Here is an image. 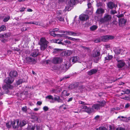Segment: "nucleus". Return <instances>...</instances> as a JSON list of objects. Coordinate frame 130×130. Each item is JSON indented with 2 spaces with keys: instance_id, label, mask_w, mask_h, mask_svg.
I'll return each instance as SVG.
<instances>
[{
  "instance_id": "nucleus-1",
  "label": "nucleus",
  "mask_w": 130,
  "mask_h": 130,
  "mask_svg": "<svg viewBox=\"0 0 130 130\" xmlns=\"http://www.w3.org/2000/svg\"><path fill=\"white\" fill-rule=\"evenodd\" d=\"M48 42L47 41L45 38H41L40 39L39 44L40 45V49L41 50L43 51L47 47Z\"/></svg>"
},
{
  "instance_id": "nucleus-2",
  "label": "nucleus",
  "mask_w": 130,
  "mask_h": 130,
  "mask_svg": "<svg viewBox=\"0 0 130 130\" xmlns=\"http://www.w3.org/2000/svg\"><path fill=\"white\" fill-rule=\"evenodd\" d=\"M45 98L46 99H48L50 100V102L51 103H54L55 101H57L58 102H63L62 100L60 98L59 96H58L54 98L53 96L51 95H49L46 96Z\"/></svg>"
},
{
  "instance_id": "nucleus-3",
  "label": "nucleus",
  "mask_w": 130,
  "mask_h": 130,
  "mask_svg": "<svg viewBox=\"0 0 130 130\" xmlns=\"http://www.w3.org/2000/svg\"><path fill=\"white\" fill-rule=\"evenodd\" d=\"M105 104V102L104 101L99 102V104H95L93 105L92 107V109L98 110L100 109L101 107L104 106Z\"/></svg>"
},
{
  "instance_id": "nucleus-4",
  "label": "nucleus",
  "mask_w": 130,
  "mask_h": 130,
  "mask_svg": "<svg viewBox=\"0 0 130 130\" xmlns=\"http://www.w3.org/2000/svg\"><path fill=\"white\" fill-rule=\"evenodd\" d=\"M111 18L112 17L111 15L108 14H105L104 18L101 19L100 21L101 23H103L105 22H108L110 21Z\"/></svg>"
},
{
  "instance_id": "nucleus-5",
  "label": "nucleus",
  "mask_w": 130,
  "mask_h": 130,
  "mask_svg": "<svg viewBox=\"0 0 130 130\" xmlns=\"http://www.w3.org/2000/svg\"><path fill=\"white\" fill-rule=\"evenodd\" d=\"M26 62L29 64L35 63L36 61L34 58L30 57H27L25 58Z\"/></svg>"
},
{
  "instance_id": "nucleus-6",
  "label": "nucleus",
  "mask_w": 130,
  "mask_h": 130,
  "mask_svg": "<svg viewBox=\"0 0 130 130\" xmlns=\"http://www.w3.org/2000/svg\"><path fill=\"white\" fill-rule=\"evenodd\" d=\"M19 121L18 120H14L13 121H10V124L13 127V128H16L19 127Z\"/></svg>"
},
{
  "instance_id": "nucleus-7",
  "label": "nucleus",
  "mask_w": 130,
  "mask_h": 130,
  "mask_svg": "<svg viewBox=\"0 0 130 130\" xmlns=\"http://www.w3.org/2000/svg\"><path fill=\"white\" fill-rule=\"evenodd\" d=\"M100 54V52L98 51H96L94 52L92 55V56L94 58H96V60H94V61L95 62H97L98 61L99 58V56Z\"/></svg>"
},
{
  "instance_id": "nucleus-8",
  "label": "nucleus",
  "mask_w": 130,
  "mask_h": 130,
  "mask_svg": "<svg viewBox=\"0 0 130 130\" xmlns=\"http://www.w3.org/2000/svg\"><path fill=\"white\" fill-rule=\"evenodd\" d=\"M89 17L88 15L82 14L79 15V18L81 21H84L88 19Z\"/></svg>"
},
{
  "instance_id": "nucleus-9",
  "label": "nucleus",
  "mask_w": 130,
  "mask_h": 130,
  "mask_svg": "<svg viewBox=\"0 0 130 130\" xmlns=\"http://www.w3.org/2000/svg\"><path fill=\"white\" fill-rule=\"evenodd\" d=\"M14 78L10 77L6 78L4 80V82L7 84H10L12 83L14 81Z\"/></svg>"
},
{
  "instance_id": "nucleus-10",
  "label": "nucleus",
  "mask_w": 130,
  "mask_h": 130,
  "mask_svg": "<svg viewBox=\"0 0 130 130\" xmlns=\"http://www.w3.org/2000/svg\"><path fill=\"white\" fill-rule=\"evenodd\" d=\"M117 60L118 62L117 64L118 68H122L125 65V63L124 61L122 60Z\"/></svg>"
},
{
  "instance_id": "nucleus-11",
  "label": "nucleus",
  "mask_w": 130,
  "mask_h": 130,
  "mask_svg": "<svg viewBox=\"0 0 130 130\" xmlns=\"http://www.w3.org/2000/svg\"><path fill=\"white\" fill-rule=\"evenodd\" d=\"M62 60L61 58L59 57H55L53 58L52 60V62L54 64H57L60 63L61 62Z\"/></svg>"
},
{
  "instance_id": "nucleus-12",
  "label": "nucleus",
  "mask_w": 130,
  "mask_h": 130,
  "mask_svg": "<svg viewBox=\"0 0 130 130\" xmlns=\"http://www.w3.org/2000/svg\"><path fill=\"white\" fill-rule=\"evenodd\" d=\"M39 55V51L38 50H35L32 51L30 54V56L35 57Z\"/></svg>"
},
{
  "instance_id": "nucleus-13",
  "label": "nucleus",
  "mask_w": 130,
  "mask_h": 130,
  "mask_svg": "<svg viewBox=\"0 0 130 130\" xmlns=\"http://www.w3.org/2000/svg\"><path fill=\"white\" fill-rule=\"evenodd\" d=\"M18 73L15 71H11L10 73L9 76H10L11 77H15L17 76L18 75Z\"/></svg>"
},
{
  "instance_id": "nucleus-14",
  "label": "nucleus",
  "mask_w": 130,
  "mask_h": 130,
  "mask_svg": "<svg viewBox=\"0 0 130 130\" xmlns=\"http://www.w3.org/2000/svg\"><path fill=\"white\" fill-rule=\"evenodd\" d=\"M126 22V21L123 19H119V25L120 26L124 25Z\"/></svg>"
},
{
  "instance_id": "nucleus-15",
  "label": "nucleus",
  "mask_w": 130,
  "mask_h": 130,
  "mask_svg": "<svg viewBox=\"0 0 130 130\" xmlns=\"http://www.w3.org/2000/svg\"><path fill=\"white\" fill-rule=\"evenodd\" d=\"M69 68V66L67 64L65 63L64 64H62L61 66L60 70H63L64 71H66Z\"/></svg>"
},
{
  "instance_id": "nucleus-16",
  "label": "nucleus",
  "mask_w": 130,
  "mask_h": 130,
  "mask_svg": "<svg viewBox=\"0 0 130 130\" xmlns=\"http://www.w3.org/2000/svg\"><path fill=\"white\" fill-rule=\"evenodd\" d=\"M121 50H122L119 47H115L113 48V51L116 54H120Z\"/></svg>"
},
{
  "instance_id": "nucleus-17",
  "label": "nucleus",
  "mask_w": 130,
  "mask_h": 130,
  "mask_svg": "<svg viewBox=\"0 0 130 130\" xmlns=\"http://www.w3.org/2000/svg\"><path fill=\"white\" fill-rule=\"evenodd\" d=\"M2 88L3 89L6 90L9 89H12V86L9 84H6L3 86Z\"/></svg>"
},
{
  "instance_id": "nucleus-18",
  "label": "nucleus",
  "mask_w": 130,
  "mask_h": 130,
  "mask_svg": "<svg viewBox=\"0 0 130 130\" xmlns=\"http://www.w3.org/2000/svg\"><path fill=\"white\" fill-rule=\"evenodd\" d=\"M97 71V69H93L88 72V74L89 75H91L95 73Z\"/></svg>"
},
{
  "instance_id": "nucleus-19",
  "label": "nucleus",
  "mask_w": 130,
  "mask_h": 130,
  "mask_svg": "<svg viewBox=\"0 0 130 130\" xmlns=\"http://www.w3.org/2000/svg\"><path fill=\"white\" fill-rule=\"evenodd\" d=\"M113 58V56L112 55H108L106 57H105V61L106 62L111 60Z\"/></svg>"
},
{
  "instance_id": "nucleus-20",
  "label": "nucleus",
  "mask_w": 130,
  "mask_h": 130,
  "mask_svg": "<svg viewBox=\"0 0 130 130\" xmlns=\"http://www.w3.org/2000/svg\"><path fill=\"white\" fill-rule=\"evenodd\" d=\"M62 50L58 48H55L54 49L53 53L54 54H58L61 53Z\"/></svg>"
},
{
  "instance_id": "nucleus-21",
  "label": "nucleus",
  "mask_w": 130,
  "mask_h": 130,
  "mask_svg": "<svg viewBox=\"0 0 130 130\" xmlns=\"http://www.w3.org/2000/svg\"><path fill=\"white\" fill-rule=\"evenodd\" d=\"M107 5L108 8L110 9L113 8L114 7V5L113 3L111 2H109L107 4Z\"/></svg>"
},
{
  "instance_id": "nucleus-22",
  "label": "nucleus",
  "mask_w": 130,
  "mask_h": 130,
  "mask_svg": "<svg viewBox=\"0 0 130 130\" xmlns=\"http://www.w3.org/2000/svg\"><path fill=\"white\" fill-rule=\"evenodd\" d=\"M76 1L77 0H70L68 3L70 4V6H73L75 4Z\"/></svg>"
},
{
  "instance_id": "nucleus-23",
  "label": "nucleus",
  "mask_w": 130,
  "mask_h": 130,
  "mask_svg": "<svg viewBox=\"0 0 130 130\" xmlns=\"http://www.w3.org/2000/svg\"><path fill=\"white\" fill-rule=\"evenodd\" d=\"M72 53V52L70 50H67L65 51L64 54L66 56H69Z\"/></svg>"
},
{
  "instance_id": "nucleus-24",
  "label": "nucleus",
  "mask_w": 130,
  "mask_h": 130,
  "mask_svg": "<svg viewBox=\"0 0 130 130\" xmlns=\"http://www.w3.org/2000/svg\"><path fill=\"white\" fill-rule=\"evenodd\" d=\"M26 124V122L24 120H23L20 122L19 124V126L21 127L24 126Z\"/></svg>"
},
{
  "instance_id": "nucleus-25",
  "label": "nucleus",
  "mask_w": 130,
  "mask_h": 130,
  "mask_svg": "<svg viewBox=\"0 0 130 130\" xmlns=\"http://www.w3.org/2000/svg\"><path fill=\"white\" fill-rule=\"evenodd\" d=\"M79 59L77 56L74 57L72 58V62L75 63Z\"/></svg>"
},
{
  "instance_id": "nucleus-26",
  "label": "nucleus",
  "mask_w": 130,
  "mask_h": 130,
  "mask_svg": "<svg viewBox=\"0 0 130 130\" xmlns=\"http://www.w3.org/2000/svg\"><path fill=\"white\" fill-rule=\"evenodd\" d=\"M102 39L103 41H106L107 40H108V36L106 35L103 36L102 37Z\"/></svg>"
},
{
  "instance_id": "nucleus-27",
  "label": "nucleus",
  "mask_w": 130,
  "mask_h": 130,
  "mask_svg": "<svg viewBox=\"0 0 130 130\" xmlns=\"http://www.w3.org/2000/svg\"><path fill=\"white\" fill-rule=\"evenodd\" d=\"M104 10L102 9H98L96 11L97 13L98 14L102 13L104 12Z\"/></svg>"
},
{
  "instance_id": "nucleus-28",
  "label": "nucleus",
  "mask_w": 130,
  "mask_h": 130,
  "mask_svg": "<svg viewBox=\"0 0 130 130\" xmlns=\"http://www.w3.org/2000/svg\"><path fill=\"white\" fill-rule=\"evenodd\" d=\"M98 27L96 25H93L90 27V29L91 31H93L95 30L98 28Z\"/></svg>"
},
{
  "instance_id": "nucleus-29",
  "label": "nucleus",
  "mask_w": 130,
  "mask_h": 130,
  "mask_svg": "<svg viewBox=\"0 0 130 130\" xmlns=\"http://www.w3.org/2000/svg\"><path fill=\"white\" fill-rule=\"evenodd\" d=\"M25 24H35L36 25H38L39 23L37 22H25Z\"/></svg>"
},
{
  "instance_id": "nucleus-30",
  "label": "nucleus",
  "mask_w": 130,
  "mask_h": 130,
  "mask_svg": "<svg viewBox=\"0 0 130 130\" xmlns=\"http://www.w3.org/2000/svg\"><path fill=\"white\" fill-rule=\"evenodd\" d=\"M70 4L68 3L67 4V5L66 6L65 8V9L66 10L69 11L71 10V9L70 8V7H72V6H70Z\"/></svg>"
},
{
  "instance_id": "nucleus-31",
  "label": "nucleus",
  "mask_w": 130,
  "mask_h": 130,
  "mask_svg": "<svg viewBox=\"0 0 130 130\" xmlns=\"http://www.w3.org/2000/svg\"><path fill=\"white\" fill-rule=\"evenodd\" d=\"M57 18L60 21H62L64 20V18L62 17L61 15H57Z\"/></svg>"
},
{
  "instance_id": "nucleus-32",
  "label": "nucleus",
  "mask_w": 130,
  "mask_h": 130,
  "mask_svg": "<svg viewBox=\"0 0 130 130\" xmlns=\"http://www.w3.org/2000/svg\"><path fill=\"white\" fill-rule=\"evenodd\" d=\"M54 31L52 30H50V34L52 36L55 37L56 36V34L55 33Z\"/></svg>"
},
{
  "instance_id": "nucleus-33",
  "label": "nucleus",
  "mask_w": 130,
  "mask_h": 130,
  "mask_svg": "<svg viewBox=\"0 0 130 130\" xmlns=\"http://www.w3.org/2000/svg\"><path fill=\"white\" fill-rule=\"evenodd\" d=\"M62 41L61 39L60 40L59 39H55L54 40V42L57 43H58L59 44H63V43L61 41Z\"/></svg>"
},
{
  "instance_id": "nucleus-34",
  "label": "nucleus",
  "mask_w": 130,
  "mask_h": 130,
  "mask_svg": "<svg viewBox=\"0 0 130 130\" xmlns=\"http://www.w3.org/2000/svg\"><path fill=\"white\" fill-rule=\"evenodd\" d=\"M6 29V27L4 25H2L0 27V32L2 31H4Z\"/></svg>"
},
{
  "instance_id": "nucleus-35",
  "label": "nucleus",
  "mask_w": 130,
  "mask_h": 130,
  "mask_svg": "<svg viewBox=\"0 0 130 130\" xmlns=\"http://www.w3.org/2000/svg\"><path fill=\"white\" fill-rule=\"evenodd\" d=\"M122 91L124 92V94H128L130 92V90L128 89H124L122 90Z\"/></svg>"
},
{
  "instance_id": "nucleus-36",
  "label": "nucleus",
  "mask_w": 130,
  "mask_h": 130,
  "mask_svg": "<svg viewBox=\"0 0 130 130\" xmlns=\"http://www.w3.org/2000/svg\"><path fill=\"white\" fill-rule=\"evenodd\" d=\"M67 38L68 39L72 40L73 41H75L76 40H79L78 39H75L69 37H67Z\"/></svg>"
},
{
  "instance_id": "nucleus-37",
  "label": "nucleus",
  "mask_w": 130,
  "mask_h": 130,
  "mask_svg": "<svg viewBox=\"0 0 130 130\" xmlns=\"http://www.w3.org/2000/svg\"><path fill=\"white\" fill-rule=\"evenodd\" d=\"M96 130H107V129L103 126L100 127L99 128H97Z\"/></svg>"
},
{
  "instance_id": "nucleus-38",
  "label": "nucleus",
  "mask_w": 130,
  "mask_h": 130,
  "mask_svg": "<svg viewBox=\"0 0 130 130\" xmlns=\"http://www.w3.org/2000/svg\"><path fill=\"white\" fill-rule=\"evenodd\" d=\"M10 18V17L9 16H8L7 17H5L3 21L4 22H6Z\"/></svg>"
},
{
  "instance_id": "nucleus-39",
  "label": "nucleus",
  "mask_w": 130,
  "mask_h": 130,
  "mask_svg": "<svg viewBox=\"0 0 130 130\" xmlns=\"http://www.w3.org/2000/svg\"><path fill=\"white\" fill-rule=\"evenodd\" d=\"M35 127L32 126H29L27 127V130H34Z\"/></svg>"
},
{
  "instance_id": "nucleus-40",
  "label": "nucleus",
  "mask_w": 130,
  "mask_h": 130,
  "mask_svg": "<svg viewBox=\"0 0 130 130\" xmlns=\"http://www.w3.org/2000/svg\"><path fill=\"white\" fill-rule=\"evenodd\" d=\"M123 99L124 100L130 101V95H129L128 96H125L123 98Z\"/></svg>"
},
{
  "instance_id": "nucleus-41",
  "label": "nucleus",
  "mask_w": 130,
  "mask_h": 130,
  "mask_svg": "<svg viewBox=\"0 0 130 130\" xmlns=\"http://www.w3.org/2000/svg\"><path fill=\"white\" fill-rule=\"evenodd\" d=\"M86 110V111L89 113L91 112L92 111V109L91 108L88 107Z\"/></svg>"
},
{
  "instance_id": "nucleus-42",
  "label": "nucleus",
  "mask_w": 130,
  "mask_h": 130,
  "mask_svg": "<svg viewBox=\"0 0 130 130\" xmlns=\"http://www.w3.org/2000/svg\"><path fill=\"white\" fill-rule=\"evenodd\" d=\"M70 77L67 76H65L63 77L62 78H61L60 79V81L61 82L62 81V80H64L65 79H66L67 78H69Z\"/></svg>"
},
{
  "instance_id": "nucleus-43",
  "label": "nucleus",
  "mask_w": 130,
  "mask_h": 130,
  "mask_svg": "<svg viewBox=\"0 0 130 130\" xmlns=\"http://www.w3.org/2000/svg\"><path fill=\"white\" fill-rule=\"evenodd\" d=\"M59 108L60 109H66V105L65 104H63V105H61L59 107Z\"/></svg>"
},
{
  "instance_id": "nucleus-44",
  "label": "nucleus",
  "mask_w": 130,
  "mask_h": 130,
  "mask_svg": "<svg viewBox=\"0 0 130 130\" xmlns=\"http://www.w3.org/2000/svg\"><path fill=\"white\" fill-rule=\"evenodd\" d=\"M65 32H66V34H67V35H72V31H66L64 32V33H65Z\"/></svg>"
},
{
  "instance_id": "nucleus-45",
  "label": "nucleus",
  "mask_w": 130,
  "mask_h": 130,
  "mask_svg": "<svg viewBox=\"0 0 130 130\" xmlns=\"http://www.w3.org/2000/svg\"><path fill=\"white\" fill-rule=\"evenodd\" d=\"M6 126L7 127L9 128L10 127H11V124H10V122H8L6 123Z\"/></svg>"
},
{
  "instance_id": "nucleus-46",
  "label": "nucleus",
  "mask_w": 130,
  "mask_h": 130,
  "mask_svg": "<svg viewBox=\"0 0 130 130\" xmlns=\"http://www.w3.org/2000/svg\"><path fill=\"white\" fill-rule=\"evenodd\" d=\"M103 5V4L101 2H99L97 4V6L98 7L102 6Z\"/></svg>"
},
{
  "instance_id": "nucleus-47",
  "label": "nucleus",
  "mask_w": 130,
  "mask_h": 130,
  "mask_svg": "<svg viewBox=\"0 0 130 130\" xmlns=\"http://www.w3.org/2000/svg\"><path fill=\"white\" fill-rule=\"evenodd\" d=\"M116 130H125V129L124 128L119 127L116 128Z\"/></svg>"
},
{
  "instance_id": "nucleus-48",
  "label": "nucleus",
  "mask_w": 130,
  "mask_h": 130,
  "mask_svg": "<svg viewBox=\"0 0 130 130\" xmlns=\"http://www.w3.org/2000/svg\"><path fill=\"white\" fill-rule=\"evenodd\" d=\"M22 109L23 111L26 112L27 111L26 106H25L22 107Z\"/></svg>"
},
{
  "instance_id": "nucleus-49",
  "label": "nucleus",
  "mask_w": 130,
  "mask_h": 130,
  "mask_svg": "<svg viewBox=\"0 0 130 130\" xmlns=\"http://www.w3.org/2000/svg\"><path fill=\"white\" fill-rule=\"evenodd\" d=\"M72 35L74 36H78V34L77 33L72 31Z\"/></svg>"
},
{
  "instance_id": "nucleus-50",
  "label": "nucleus",
  "mask_w": 130,
  "mask_h": 130,
  "mask_svg": "<svg viewBox=\"0 0 130 130\" xmlns=\"http://www.w3.org/2000/svg\"><path fill=\"white\" fill-rule=\"evenodd\" d=\"M109 130H113L115 129V127L113 125L109 126Z\"/></svg>"
},
{
  "instance_id": "nucleus-51",
  "label": "nucleus",
  "mask_w": 130,
  "mask_h": 130,
  "mask_svg": "<svg viewBox=\"0 0 130 130\" xmlns=\"http://www.w3.org/2000/svg\"><path fill=\"white\" fill-rule=\"evenodd\" d=\"M43 109L45 111H47L48 110V108L47 106H45L43 107Z\"/></svg>"
},
{
  "instance_id": "nucleus-52",
  "label": "nucleus",
  "mask_w": 130,
  "mask_h": 130,
  "mask_svg": "<svg viewBox=\"0 0 130 130\" xmlns=\"http://www.w3.org/2000/svg\"><path fill=\"white\" fill-rule=\"evenodd\" d=\"M69 88L71 89H72L74 88V84L70 85L69 86Z\"/></svg>"
},
{
  "instance_id": "nucleus-53",
  "label": "nucleus",
  "mask_w": 130,
  "mask_h": 130,
  "mask_svg": "<svg viewBox=\"0 0 130 130\" xmlns=\"http://www.w3.org/2000/svg\"><path fill=\"white\" fill-rule=\"evenodd\" d=\"M74 84V88H77V87H78V83H75L74 84Z\"/></svg>"
},
{
  "instance_id": "nucleus-54",
  "label": "nucleus",
  "mask_w": 130,
  "mask_h": 130,
  "mask_svg": "<svg viewBox=\"0 0 130 130\" xmlns=\"http://www.w3.org/2000/svg\"><path fill=\"white\" fill-rule=\"evenodd\" d=\"M61 11H57V15H61Z\"/></svg>"
},
{
  "instance_id": "nucleus-55",
  "label": "nucleus",
  "mask_w": 130,
  "mask_h": 130,
  "mask_svg": "<svg viewBox=\"0 0 130 130\" xmlns=\"http://www.w3.org/2000/svg\"><path fill=\"white\" fill-rule=\"evenodd\" d=\"M117 12L115 11V10H111V11L110 13L111 14H115V13H117Z\"/></svg>"
},
{
  "instance_id": "nucleus-56",
  "label": "nucleus",
  "mask_w": 130,
  "mask_h": 130,
  "mask_svg": "<svg viewBox=\"0 0 130 130\" xmlns=\"http://www.w3.org/2000/svg\"><path fill=\"white\" fill-rule=\"evenodd\" d=\"M80 108L82 109H84L86 110L87 108V107L85 105H82L80 106Z\"/></svg>"
},
{
  "instance_id": "nucleus-57",
  "label": "nucleus",
  "mask_w": 130,
  "mask_h": 130,
  "mask_svg": "<svg viewBox=\"0 0 130 130\" xmlns=\"http://www.w3.org/2000/svg\"><path fill=\"white\" fill-rule=\"evenodd\" d=\"M108 40L109 39H113L114 37L113 36H108Z\"/></svg>"
},
{
  "instance_id": "nucleus-58",
  "label": "nucleus",
  "mask_w": 130,
  "mask_h": 130,
  "mask_svg": "<svg viewBox=\"0 0 130 130\" xmlns=\"http://www.w3.org/2000/svg\"><path fill=\"white\" fill-rule=\"evenodd\" d=\"M130 106V104L129 103H128L126 104L125 106V108H127L129 107Z\"/></svg>"
},
{
  "instance_id": "nucleus-59",
  "label": "nucleus",
  "mask_w": 130,
  "mask_h": 130,
  "mask_svg": "<svg viewBox=\"0 0 130 130\" xmlns=\"http://www.w3.org/2000/svg\"><path fill=\"white\" fill-rule=\"evenodd\" d=\"M13 50L14 51L19 52L20 50L19 48H14Z\"/></svg>"
},
{
  "instance_id": "nucleus-60",
  "label": "nucleus",
  "mask_w": 130,
  "mask_h": 130,
  "mask_svg": "<svg viewBox=\"0 0 130 130\" xmlns=\"http://www.w3.org/2000/svg\"><path fill=\"white\" fill-rule=\"evenodd\" d=\"M79 104H84L85 105L87 104L85 102L81 101H79Z\"/></svg>"
},
{
  "instance_id": "nucleus-61",
  "label": "nucleus",
  "mask_w": 130,
  "mask_h": 130,
  "mask_svg": "<svg viewBox=\"0 0 130 130\" xmlns=\"http://www.w3.org/2000/svg\"><path fill=\"white\" fill-rule=\"evenodd\" d=\"M100 118V116L99 115H97L96 116L95 118L94 119L96 120H98Z\"/></svg>"
},
{
  "instance_id": "nucleus-62",
  "label": "nucleus",
  "mask_w": 130,
  "mask_h": 130,
  "mask_svg": "<svg viewBox=\"0 0 130 130\" xmlns=\"http://www.w3.org/2000/svg\"><path fill=\"white\" fill-rule=\"evenodd\" d=\"M17 83L18 85H20L22 83V81L21 80H19L17 81Z\"/></svg>"
},
{
  "instance_id": "nucleus-63",
  "label": "nucleus",
  "mask_w": 130,
  "mask_h": 130,
  "mask_svg": "<svg viewBox=\"0 0 130 130\" xmlns=\"http://www.w3.org/2000/svg\"><path fill=\"white\" fill-rule=\"evenodd\" d=\"M82 47L83 49H85V50H87L88 51L89 50V48L88 47H86L85 46H82Z\"/></svg>"
},
{
  "instance_id": "nucleus-64",
  "label": "nucleus",
  "mask_w": 130,
  "mask_h": 130,
  "mask_svg": "<svg viewBox=\"0 0 130 130\" xmlns=\"http://www.w3.org/2000/svg\"><path fill=\"white\" fill-rule=\"evenodd\" d=\"M125 118L123 116H119L118 117V119H120V120H122L121 119H123Z\"/></svg>"
}]
</instances>
